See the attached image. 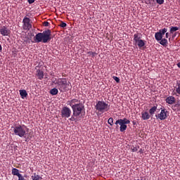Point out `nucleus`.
Masks as SVG:
<instances>
[{
	"label": "nucleus",
	"mask_w": 180,
	"mask_h": 180,
	"mask_svg": "<svg viewBox=\"0 0 180 180\" xmlns=\"http://www.w3.org/2000/svg\"><path fill=\"white\" fill-rule=\"evenodd\" d=\"M67 105L70 106L72 110V115L69 119L70 122H78V117L81 116V113L84 109V104L79 103V100L73 98L67 102Z\"/></svg>",
	"instance_id": "nucleus-1"
},
{
	"label": "nucleus",
	"mask_w": 180,
	"mask_h": 180,
	"mask_svg": "<svg viewBox=\"0 0 180 180\" xmlns=\"http://www.w3.org/2000/svg\"><path fill=\"white\" fill-rule=\"evenodd\" d=\"M51 40V30H46L44 31L42 33L39 32L35 35L34 41L35 43H47Z\"/></svg>",
	"instance_id": "nucleus-2"
},
{
	"label": "nucleus",
	"mask_w": 180,
	"mask_h": 180,
	"mask_svg": "<svg viewBox=\"0 0 180 180\" xmlns=\"http://www.w3.org/2000/svg\"><path fill=\"white\" fill-rule=\"evenodd\" d=\"M70 82H67V79L65 78H59L57 82L55 83L58 86V89L60 91V92H65L70 89L68 86H70Z\"/></svg>",
	"instance_id": "nucleus-3"
},
{
	"label": "nucleus",
	"mask_w": 180,
	"mask_h": 180,
	"mask_svg": "<svg viewBox=\"0 0 180 180\" xmlns=\"http://www.w3.org/2000/svg\"><path fill=\"white\" fill-rule=\"evenodd\" d=\"M95 109L98 112L104 113V112H108L110 109V105L103 101H98L96 102Z\"/></svg>",
	"instance_id": "nucleus-4"
},
{
	"label": "nucleus",
	"mask_w": 180,
	"mask_h": 180,
	"mask_svg": "<svg viewBox=\"0 0 180 180\" xmlns=\"http://www.w3.org/2000/svg\"><path fill=\"white\" fill-rule=\"evenodd\" d=\"M115 124L117 125L116 129H119V125L117 124H120V131L123 133L127 129V124H130V120H127V118L119 119L115 122Z\"/></svg>",
	"instance_id": "nucleus-5"
},
{
	"label": "nucleus",
	"mask_w": 180,
	"mask_h": 180,
	"mask_svg": "<svg viewBox=\"0 0 180 180\" xmlns=\"http://www.w3.org/2000/svg\"><path fill=\"white\" fill-rule=\"evenodd\" d=\"M14 134L19 137H25L26 136V126L15 125L13 127Z\"/></svg>",
	"instance_id": "nucleus-6"
},
{
	"label": "nucleus",
	"mask_w": 180,
	"mask_h": 180,
	"mask_svg": "<svg viewBox=\"0 0 180 180\" xmlns=\"http://www.w3.org/2000/svg\"><path fill=\"white\" fill-rule=\"evenodd\" d=\"M30 18L25 17L22 20V29L23 30H30L32 29V23H30Z\"/></svg>",
	"instance_id": "nucleus-7"
},
{
	"label": "nucleus",
	"mask_w": 180,
	"mask_h": 180,
	"mask_svg": "<svg viewBox=\"0 0 180 180\" xmlns=\"http://www.w3.org/2000/svg\"><path fill=\"white\" fill-rule=\"evenodd\" d=\"M167 32H168L167 28H163L162 30H160L159 32H155V40H157V41H160L162 39L164 34H165V33Z\"/></svg>",
	"instance_id": "nucleus-8"
},
{
	"label": "nucleus",
	"mask_w": 180,
	"mask_h": 180,
	"mask_svg": "<svg viewBox=\"0 0 180 180\" xmlns=\"http://www.w3.org/2000/svg\"><path fill=\"white\" fill-rule=\"evenodd\" d=\"M61 117L68 119L71 116V109L67 106H65L62 108L61 111Z\"/></svg>",
	"instance_id": "nucleus-9"
},
{
	"label": "nucleus",
	"mask_w": 180,
	"mask_h": 180,
	"mask_svg": "<svg viewBox=\"0 0 180 180\" xmlns=\"http://www.w3.org/2000/svg\"><path fill=\"white\" fill-rule=\"evenodd\" d=\"M167 113H168L167 109H162L160 113L155 116L157 118L160 119V120H165V119L168 117V115H167Z\"/></svg>",
	"instance_id": "nucleus-10"
},
{
	"label": "nucleus",
	"mask_w": 180,
	"mask_h": 180,
	"mask_svg": "<svg viewBox=\"0 0 180 180\" xmlns=\"http://www.w3.org/2000/svg\"><path fill=\"white\" fill-rule=\"evenodd\" d=\"M0 33L1 36H9L11 34V30L6 26H3L0 28Z\"/></svg>",
	"instance_id": "nucleus-11"
},
{
	"label": "nucleus",
	"mask_w": 180,
	"mask_h": 180,
	"mask_svg": "<svg viewBox=\"0 0 180 180\" xmlns=\"http://www.w3.org/2000/svg\"><path fill=\"white\" fill-rule=\"evenodd\" d=\"M172 95L180 96V82L176 83V86L174 87V90L172 92Z\"/></svg>",
	"instance_id": "nucleus-12"
},
{
	"label": "nucleus",
	"mask_w": 180,
	"mask_h": 180,
	"mask_svg": "<svg viewBox=\"0 0 180 180\" xmlns=\"http://www.w3.org/2000/svg\"><path fill=\"white\" fill-rule=\"evenodd\" d=\"M175 102H176L175 97L172 96H169L166 98V103H168L169 105H174Z\"/></svg>",
	"instance_id": "nucleus-13"
},
{
	"label": "nucleus",
	"mask_w": 180,
	"mask_h": 180,
	"mask_svg": "<svg viewBox=\"0 0 180 180\" xmlns=\"http://www.w3.org/2000/svg\"><path fill=\"white\" fill-rule=\"evenodd\" d=\"M150 117H151V116L150 115L148 112L145 111L141 112V118L143 119V120H148Z\"/></svg>",
	"instance_id": "nucleus-14"
},
{
	"label": "nucleus",
	"mask_w": 180,
	"mask_h": 180,
	"mask_svg": "<svg viewBox=\"0 0 180 180\" xmlns=\"http://www.w3.org/2000/svg\"><path fill=\"white\" fill-rule=\"evenodd\" d=\"M139 49H141L142 47H144L146 46V42L143 39H140L139 41H137L134 43Z\"/></svg>",
	"instance_id": "nucleus-15"
},
{
	"label": "nucleus",
	"mask_w": 180,
	"mask_h": 180,
	"mask_svg": "<svg viewBox=\"0 0 180 180\" xmlns=\"http://www.w3.org/2000/svg\"><path fill=\"white\" fill-rule=\"evenodd\" d=\"M141 40V34L136 33L134 34V43H136L139 41Z\"/></svg>",
	"instance_id": "nucleus-16"
},
{
	"label": "nucleus",
	"mask_w": 180,
	"mask_h": 180,
	"mask_svg": "<svg viewBox=\"0 0 180 180\" xmlns=\"http://www.w3.org/2000/svg\"><path fill=\"white\" fill-rule=\"evenodd\" d=\"M37 77H38V79H39L40 80L43 79V78H44V72H43L42 70H37Z\"/></svg>",
	"instance_id": "nucleus-17"
},
{
	"label": "nucleus",
	"mask_w": 180,
	"mask_h": 180,
	"mask_svg": "<svg viewBox=\"0 0 180 180\" xmlns=\"http://www.w3.org/2000/svg\"><path fill=\"white\" fill-rule=\"evenodd\" d=\"M8 149L11 150V151H16L18 150V145L13 143L8 146Z\"/></svg>",
	"instance_id": "nucleus-18"
},
{
	"label": "nucleus",
	"mask_w": 180,
	"mask_h": 180,
	"mask_svg": "<svg viewBox=\"0 0 180 180\" xmlns=\"http://www.w3.org/2000/svg\"><path fill=\"white\" fill-rule=\"evenodd\" d=\"M20 95L22 99H25V98L27 96V91H26L25 89L20 90Z\"/></svg>",
	"instance_id": "nucleus-19"
},
{
	"label": "nucleus",
	"mask_w": 180,
	"mask_h": 180,
	"mask_svg": "<svg viewBox=\"0 0 180 180\" xmlns=\"http://www.w3.org/2000/svg\"><path fill=\"white\" fill-rule=\"evenodd\" d=\"M12 174L13 175H16L18 178L22 176V174L19 173V170L16 168H13L12 169Z\"/></svg>",
	"instance_id": "nucleus-20"
},
{
	"label": "nucleus",
	"mask_w": 180,
	"mask_h": 180,
	"mask_svg": "<svg viewBox=\"0 0 180 180\" xmlns=\"http://www.w3.org/2000/svg\"><path fill=\"white\" fill-rule=\"evenodd\" d=\"M155 112H157V106H155V105L152 107L149 110V113H150V116H154V113H155Z\"/></svg>",
	"instance_id": "nucleus-21"
},
{
	"label": "nucleus",
	"mask_w": 180,
	"mask_h": 180,
	"mask_svg": "<svg viewBox=\"0 0 180 180\" xmlns=\"http://www.w3.org/2000/svg\"><path fill=\"white\" fill-rule=\"evenodd\" d=\"M160 44H161V46H167V44H168V40L165 38H162L160 40Z\"/></svg>",
	"instance_id": "nucleus-22"
},
{
	"label": "nucleus",
	"mask_w": 180,
	"mask_h": 180,
	"mask_svg": "<svg viewBox=\"0 0 180 180\" xmlns=\"http://www.w3.org/2000/svg\"><path fill=\"white\" fill-rule=\"evenodd\" d=\"M32 180H42L43 179L41 176H39L38 174H34V175L32 176Z\"/></svg>",
	"instance_id": "nucleus-23"
},
{
	"label": "nucleus",
	"mask_w": 180,
	"mask_h": 180,
	"mask_svg": "<svg viewBox=\"0 0 180 180\" xmlns=\"http://www.w3.org/2000/svg\"><path fill=\"white\" fill-rule=\"evenodd\" d=\"M51 95H57L58 94V89L53 88L50 90Z\"/></svg>",
	"instance_id": "nucleus-24"
},
{
	"label": "nucleus",
	"mask_w": 180,
	"mask_h": 180,
	"mask_svg": "<svg viewBox=\"0 0 180 180\" xmlns=\"http://www.w3.org/2000/svg\"><path fill=\"white\" fill-rule=\"evenodd\" d=\"M179 30V27H171L170 28V33L171 34H174V32Z\"/></svg>",
	"instance_id": "nucleus-25"
},
{
	"label": "nucleus",
	"mask_w": 180,
	"mask_h": 180,
	"mask_svg": "<svg viewBox=\"0 0 180 180\" xmlns=\"http://www.w3.org/2000/svg\"><path fill=\"white\" fill-rule=\"evenodd\" d=\"M87 54L89 56H91L92 58H94L95 57V56H96V52H92V51L87 52Z\"/></svg>",
	"instance_id": "nucleus-26"
},
{
	"label": "nucleus",
	"mask_w": 180,
	"mask_h": 180,
	"mask_svg": "<svg viewBox=\"0 0 180 180\" xmlns=\"http://www.w3.org/2000/svg\"><path fill=\"white\" fill-rule=\"evenodd\" d=\"M108 123L110 126H113V117H110L108 120Z\"/></svg>",
	"instance_id": "nucleus-27"
},
{
	"label": "nucleus",
	"mask_w": 180,
	"mask_h": 180,
	"mask_svg": "<svg viewBox=\"0 0 180 180\" xmlns=\"http://www.w3.org/2000/svg\"><path fill=\"white\" fill-rule=\"evenodd\" d=\"M113 79L115 80V82H117V84H119V82H120V79H119V77L114 76L112 77Z\"/></svg>",
	"instance_id": "nucleus-28"
},
{
	"label": "nucleus",
	"mask_w": 180,
	"mask_h": 180,
	"mask_svg": "<svg viewBox=\"0 0 180 180\" xmlns=\"http://www.w3.org/2000/svg\"><path fill=\"white\" fill-rule=\"evenodd\" d=\"M156 2L158 5H162V4H164V0H156Z\"/></svg>",
	"instance_id": "nucleus-29"
},
{
	"label": "nucleus",
	"mask_w": 180,
	"mask_h": 180,
	"mask_svg": "<svg viewBox=\"0 0 180 180\" xmlns=\"http://www.w3.org/2000/svg\"><path fill=\"white\" fill-rule=\"evenodd\" d=\"M131 150H132L133 153H136V151H139L138 148L137 147H134V146H133L131 148Z\"/></svg>",
	"instance_id": "nucleus-30"
},
{
	"label": "nucleus",
	"mask_w": 180,
	"mask_h": 180,
	"mask_svg": "<svg viewBox=\"0 0 180 180\" xmlns=\"http://www.w3.org/2000/svg\"><path fill=\"white\" fill-rule=\"evenodd\" d=\"M60 27H67V23L65 22H61L60 25Z\"/></svg>",
	"instance_id": "nucleus-31"
},
{
	"label": "nucleus",
	"mask_w": 180,
	"mask_h": 180,
	"mask_svg": "<svg viewBox=\"0 0 180 180\" xmlns=\"http://www.w3.org/2000/svg\"><path fill=\"white\" fill-rule=\"evenodd\" d=\"M28 4H30V5H32V4H34V1L35 0H27Z\"/></svg>",
	"instance_id": "nucleus-32"
},
{
	"label": "nucleus",
	"mask_w": 180,
	"mask_h": 180,
	"mask_svg": "<svg viewBox=\"0 0 180 180\" xmlns=\"http://www.w3.org/2000/svg\"><path fill=\"white\" fill-rule=\"evenodd\" d=\"M50 25V23H49V22L46 21L44 22V25L46 27H48Z\"/></svg>",
	"instance_id": "nucleus-33"
},
{
	"label": "nucleus",
	"mask_w": 180,
	"mask_h": 180,
	"mask_svg": "<svg viewBox=\"0 0 180 180\" xmlns=\"http://www.w3.org/2000/svg\"><path fill=\"white\" fill-rule=\"evenodd\" d=\"M18 180H25V177L21 175L20 177H18Z\"/></svg>",
	"instance_id": "nucleus-34"
},
{
	"label": "nucleus",
	"mask_w": 180,
	"mask_h": 180,
	"mask_svg": "<svg viewBox=\"0 0 180 180\" xmlns=\"http://www.w3.org/2000/svg\"><path fill=\"white\" fill-rule=\"evenodd\" d=\"M166 34H165V37H166V39H168V37H169V32H165Z\"/></svg>",
	"instance_id": "nucleus-35"
},
{
	"label": "nucleus",
	"mask_w": 180,
	"mask_h": 180,
	"mask_svg": "<svg viewBox=\"0 0 180 180\" xmlns=\"http://www.w3.org/2000/svg\"><path fill=\"white\" fill-rule=\"evenodd\" d=\"M2 52V45L0 44V53Z\"/></svg>",
	"instance_id": "nucleus-36"
},
{
	"label": "nucleus",
	"mask_w": 180,
	"mask_h": 180,
	"mask_svg": "<svg viewBox=\"0 0 180 180\" xmlns=\"http://www.w3.org/2000/svg\"><path fill=\"white\" fill-rule=\"evenodd\" d=\"M148 2H154L155 0H148Z\"/></svg>",
	"instance_id": "nucleus-37"
},
{
	"label": "nucleus",
	"mask_w": 180,
	"mask_h": 180,
	"mask_svg": "<svg viewBox=\"0 0 180 180\" xmlns=\"http://www.w3.org/2000/svg\"><path fill=\"white\" fill-rule=\"evenodd\" d=\"M175 36H176V34H174L173 35V37H175Z\"/></svg>",
	"instance_id": "nucleus-38"
},
{
	"label": "nucleus",
	"mask_w": 180,
	"mask_h": 180,
	"mask_svg": "<svg viewBox=\"0 0 180 180\" xmlns=\"http://www.w3.org/2000/svg\"><path fill=\"white\" fill-rule=\"evenodd\" d=\"M169 40H171V38H169Z\"/></svg>",
	"instance_id": "nucleus-39"
}]
</instances>
